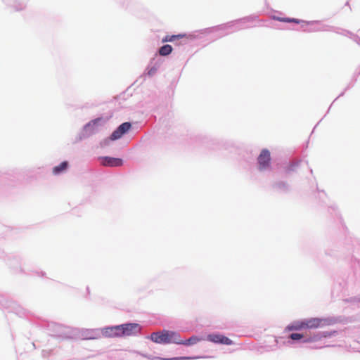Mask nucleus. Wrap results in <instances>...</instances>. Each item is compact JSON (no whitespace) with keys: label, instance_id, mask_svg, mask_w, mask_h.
Segmentation results:
<instances>
[{"label":"nucleus","instance_id":"f257e3e1","mask_svg":"<svg viewBox=\"0 0 360 360\" xmlns=\"http://www.w3.org/2000/svg\"><path fill=\"white\" fill-rule=\"evenodd\" d=\"M105 333H110V337H122L134 335L141 331V326L138 323H125L109 327Z\"/></svg>","mask_w":360,"mask_h":360},{"label":"nucleus","instance_id":"f03ea898","mask_svg":"<svg viewBox=\"0 0 360 360\" xmlns=\"http://www.w3.org/2000/svg\"><path fill=\"white\" fill-rule=\"evenodd\" d=\"M150 339L158 344H177L180 342V335L174 331L163 330L161 332L153 333Z\"/></svg>","mask_w":360,"mask_h":360},{"label":"nucleus","instance_id":"7ed1b4c3","mask_svg":"<svg viewBox=\"0 0 360 360\" xmlns=\"http://www.w3.org/2000/svg\"><path fill=\"white\" fill-rule=\"evenodd\" d=\"M259 169L264 170L267 169L270 165L271 155L270 152L267 149H263L261 151L258 158Z\"/></svg>","mask_w":360,"mask_h":360},{"label":"nucleus","instance_id":"20e7f679","mask_svg":"<svg viewBox=\"0 0 360 360\" xmlns=\"http://www.w3.org/2000/svg\"><path fill=\"white\" fill-rule=\"evenodd\" d=\"M306 329H316L328 324V321L324 319L310 318L304 319Z\"/></svg>","mask_w":360,"mask_h":360},{"label":"nucleus","instance_id":"39448f33","mask_svg":"<svg viewBox=\"0 0 360 360\" xmlns=\"http://www.w3.org/2000/svg\"><path fill=\"white\" fill-rule=\"evenodd\" d=\"M207 340L216 344L226 345H231L233 344V341L231 340L221 334H210L207 335Z\"/></svg>","mask_w":360,"mask_h":360},{"label":"nucleus","instance_id":"423d86ee","mask_svg":"<svg viewBox=\"0 0 360 360\" xmlns=\"http://www.w3.org/2000/svg\"><path fill=\"white\" fill-rule=\"evenodd\" d=\"M131 127V123L124 122L119 127L112 132L110 139L112 140H116L120 139L123 134L127 132Z\"/></svg>","mask_w":360,"mask_h":360},{"label":"nucleus","instance_id":"0eeeda50","mask_svg":"<svg viewBox=\"0 0 360 360\" xmlns=\"http://www.w3.org/2000/svg\"><path fill=\"white\" fill-rule=\"evenodd\" d=\"M101 163L107 167H119L122 165L123 161L120 158L105 157L101 159Z\"/></svg>","mask_w":360,"mask_h":360},{"label":"nucleus","instance_id":"6e6552de","mask_svg":"<svg viewBox=\"0 0 360 360\" xmlns=\"http://www.w3.org/2000/svg\"><path fill=\"white\" fill-rule=\"evenodd\" d=\"M302 329H306L304 319L294 321L285 328V330L288 331L301 330Z\"/></svg>","mask_w":360,"mask_h":360},{"label":"nucleus","instance_id":"1a4fd4ad","mask_svg":"<svg viewBox=\"0 0 360 360\" xmlns=\"http://www.w3.org/2000/svg\"><path fill=\"white\" fill-rule=\"evenodd\" d=\"M200 340H201V339L195 335H193L186 340H184L180 338V341H179L180 342L177 343V345H186V346L193 345L197 344Z\"/></svg>","mask_w":360,"mask_h":360},{"label":"nucleus","instance_id":"9d476101","mask_svg":"<svg viewBox=\"0 0 360 360\" xmlns=\"http://www.w3.org/2000/svg\"><path fill=\"white\" fill-rule=\"evenodd\" d=\"M68 163L66 161L61 162L59 165L53 168V173L56 175L65 171L68 168Z\"/></svg>","mask_w":360,"mask_h":360},{"label":"nucleus","instance_id":"9b49d317","mask_svg":"<svg viewBox=\"0 0 360 360\" xmlns=\"http://www.w3.org/2000/svg\"><path fill=\"white\" fill-rule=\"evenodd\" d=\"M172 47L171 45L169 44L164 45L159 49V53L160 56H168L172 53Z\"/></svg>","mask_w":360,"mask_h":360},{"label":"nucleus","instance_id":"f8f14e48","mask_svg":"<svg viewBox=\"0 0 360 360\" xmlns=\"http://www.w3.org/2000/svg\"><path fill=\"white\" fill-rule=\"evenodd\" d=\"M185 34H176V35H166L162 40V42L174 41L176 39H179L184 37Z\"/></svg>","mask_w":360,"mask_h":360},{"label":"nucleus","instance_id":"ddd939ff","mask_svg":"<svg viewBox=\"0 0 360 360\" xmlns=\"http://www.w3.org/2000/svg\"><path fill=\"white\" fill-rule=\"evenodd\" d=\"M195 357H188V356H181V357H174L170 359H162V360H188V359H194Z\"/></svg>","mask_w":360,"mask_h":360},{"label":"nucleus","instance_id":"4468645a","mask_svg":"<svg viewBox=\"0 0 360 360\" xmlns=\"http://www.w3.org/2000/svg\"><path fill=\"white\" fill-rule=\"evenodd\" d=\"M303 338V335L300 333H292L290 335V338L293 340H298Z\"/></svg>","mask_w":360,"mask_h":360},{"label":"nucleus","instance_id":"2eb2a0df","mask_svg":"<svg viewBox=\"0 0 360 360\" xmlns=\"http://www.w3.org/2000/svg\"><path fill=\"white\" fill-rule=\"evenodd\" d=\"M281 21L287 22H295V23H300V20H299L297 19H295V18H283V19L281 20Z\"/></svg>","mask_w":360,"mask_h":360}]
</instances>
